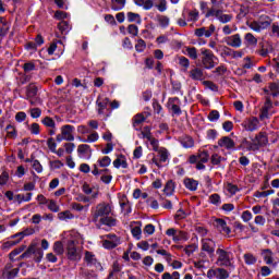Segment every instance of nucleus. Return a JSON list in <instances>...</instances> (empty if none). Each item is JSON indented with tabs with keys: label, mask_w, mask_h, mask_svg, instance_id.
Here are the masks:
<instances>
[{
	"label": "nucleus",
	"mask_w": 279,
	"mask_h": 279,
	"mask_svg": "<svg viewBox=\"0 0 279 279\" xmlns=\"http://www.w3.org/2000/svg\"><path fill=\"white\" fill-rule=\"evenodd\" d=\"M216 256H217L216 265H218V267H231L232 269H234V253H232L231 251L218 247L216 250Z\"/></svg>",
	"instance_id": "20e7f679"
},
{
	"label": "nucleus",
	"mask_w": 279,
	"mask_h": 279,
	"mask_svg": "<svg viewBox=\"0 0 279 279\" xmlns=\"http://www.w3.org/2000/svg\"><path fill=\"white\" fill-rule=\"evenodd\" d=\"M47 205H48V210H51V213H60V206L56 201L49 199Z\"/></svg>",
	"instance_id": "8fccbe9b"
},
{
	"label": "nucleus",
	"mask_w": 279,
	"mask_h": 279,
	"mask_svg": "<svg viewBox=\"0 0 279 279\" xmlns=\"http://www.w3.org/2000/svg\"><path fill=\"white\" fill-rule=\"evenodd\" d=\"M99 141V133L94 132L87 135L86 140H83V143H97Z\"/></svg>",
	"instance_id": "6e6d98bb"
},
{
	"label": "nucleus",
	"mask_w": 279,
	"mask_h": 279,
	"mask_svg": "<svg viewBox=\"0 0 279 279\" xmlns=\"http://www.w3.org/2000/svg\"><path fill=\"white\" fill-rule=\"evenodd\" d=\"M69 240L66 243V256L69 260H82V251L77 248V244L84 243V236L76 230H72L68 233Z\"/></svg>",
	"instance_id": "f03ea898"
},
{
	"label": "nucleus",
	"mask_w": 279,
	"mask_h": 279,
	"mask_svg": "<svg viewBox=\"0 0 279 279\" xmlns=\"http://www.w3.org/2000/svg\"><path fill=\"white\" fill-rule=\"evenodd\" d=\"M198 182L194 179H185L184 185L189 191H197Z\"/></svg>",
	"instance_id": "79ce46f5"
},
{
	"label": "nucleus",
	"mask_w": 279,
	"mask_h": 279,
	"mask_svg": "<svg viewBox=\"0 0 279 279\" xmlns=\"http://www.w3.org/2000/svg\"><path fill=\"white\" fill-rule=\"evenodd\" d=\"M163 193L168 197H171V195H173V193H175V182H173V180H169L166 183V185L163 187Z\"/></svg>",
	"instance_id": "c85d7f7f"
},
{
	"label": "nucleus",
	"mask_w": 279,
	"mask_h": 279,
	"mask_svg": "<svg viewBox=\"0 0 279 279\" xmlns=\"http://www.w3.org/2000/svg\"><path fill=\"white\" fill-rule=\"evenodd\" d=\"M186 21L189 23H197L199 21V11L197 9L186 10Z\"/></svg>",
	"instance_id": "393cba45"
},
{
	"label": "nucleus",
	"mask_w": 279,
	"mask_h": 279,
	"mask_svg": "<svg viewBox=\"0 0 279 279\" xmlns=\"http://www.w3.org/2000/svg\"><path fill=\"white\" fill-rule=\"evenodd\" d=\"M85 263L88 267H101V264L97 262V258L90 252L85 253Z\"/></svg>",
	"instance_id": "b1692460"
},
{
	"label": "nucleus",
	"mask_w": 279,
	"mask_h": 279,
	"mask_svg": "<svg viewBox=\"0 0 279 279\" xmlns=\"http://www.w3.org/2000/svg\"><path fill=\"white\" fill-rule=\"evenodd\" d=\"M210 160V155H208V151L203 150L198 153L197 155H192L189 158L190 165H196L197 171H204L206 169V162Z\"/></svg>",
	"instance_id": "423d86ee"
},
{
	"label": "nucleus",
	"mask_w": 279,
	"mask_h": 279,
	"mask_svg": "<svg viewBox=\"0 0 279 279\" xmlns=\"http://www.w3.org/2000/svg\"><path fill=\"white\" fill-rule=\"evenodd\" d=\"M225 43H226V45H228L229 47H233L234 49H239V47H241V45H243V40L241 39L240 34H234V35L226 37Z\"/></svg>",
	"instance_id": "4468645a"
},
{
	"label": "nucleus",
	"mask_w": 279,
	"mask_h": 279,
	"mask_svg": "<svg viewBox=\"0 0 279 279\" xmlns=\"http://www.w3.org/2000/svg\"><path fill=\"white\" fill-rule=\"evenodd\" d=\"M167 236H171L173 243H180L182 241H189V234L182 230L170 228L166 231Z\"/></svg>",
	"instance_id": "9d476101"
},
{
	"label": "nucleus",
	"mask_w": 279,
	"mask_h": 279,
	"mask_svg": "<svg viewBox=\"0 0 279 279\" xmlns=\"http://www.w3.org/2000/svg\"><path fill=\"white\" fill-rule=\"evenodd\" d=\"M43 125L46 128H56V121L51 117H46L41 120Z\"/></svg>",
	"instance_id": "bf43d9fd"
},
{
	"label": "nucleus",
	"mask_w": 279,
	"mask_h": 279,
	"mask_svg": "<svg viewBox=\"0 0 279 279\" xmlns=\"http://www.w3.org/2000/svg\"><path fill=\"white\" fill-rule=\"evenodd\" d=\"M241 125L246 132H256L260 128V121L256 117H251L244 119Z\"/></svg>",
	"instance_id": "9b49d317"
},
{
	"label": "nucleus",
	"mask_w": 279,
	"mask_h": 279,
	"mask_svg": "<svg viewBox=\"0 0 279 279\" xmlns=\"http://www.w3.org/2000/svg\"><path fill=\"white\" fill-rule=\"evenodd\" d=\"M157 154L159 155L160 162H167V160H169V150H167V148H159V150H157Z\"/></svg>",
	"instance_id": "37998d69"
},
{
	"label": "nucleus",
	"mask_w": 279,
	"mask_h": 279,
	"mask_svg": "<svg viewBox=\"0 0 279 279\" xmlns=\"http://www.w3.org/2000/svg\"><path fill=\"white\" fill-rule=\"evenodd\" d=\"M193 265L195 269H198V271H206V269H208V265H210V262H208V259H197L193 262Z\"/></svg>",
	"instance_id": "a878e982"
},
{
	"label": "nucleus",
	"mask_w": 279,
	"mask_h": 279,
	"mask_svg": "<svg viewBox=\"0 0 279 279\" xmlns=\"http://www.w3.org/2000/svg\"><path fill=\"white\" fill-rule=\"evenodd\" d=\"M74 131H75V126L71 124H65L61 126V134L64 141H69V142L75 141V136L73 135Z\"/></svg>",
	"instance_id": "dca6fc26"
},
{
	"label": "nucleus",
	"mask_w": 279,
	"mask_h": 279,
	"mask_svg": "<svg viewBox=\"0 0 279 279\" xmlns=\"http://www.w3.org/2000/svg\"><path fill=\"white\" fill-rule=\"evenodd\" d=\"M19 268H14L12 264H7L3 271H2V278L3 279H14L16 276H19Z\"/></svg>",
	"instance_id": "2eb2a0df"
},
{
	"label": "nucleus",
	"mask_w": 279,
	"mask_h": 279,
	"mask_svg": "<svg viewBox=\"0 0 279 279\" xmlns=\"http://www.w3.org/2000/svg\"><path fill=\"white\" fill-rule=\"evenodd\" d=\"M262 256L266 265H274V252H271V250L269 248L263 250Z\"/></svg>",
	"instance_id": "bb28decb"
},
{
	"label": "nucleus",
	"mask_w": 279,
	"mask_h": 279,
	"mask_svg": "<svg viewBox=\"0 0 279 279\" xmlns=\"http://www.w3.org/2000/svg\"><path fill=\"white\" fill-rule=\"evenodd\" d=\"M52 250L58 256H62L64 254V244L61 241H57L53 243Z\"/></svg>",
	"instance_id": "c03bdc74"
},
{
	"label": "nucleus",
	"mask_w": 279,
	"mask_h": 279,
	"mask_svg": "<svg viewBox=\"0 0 279 279\" xmlns=\"http://www.w3.org/2000/svg\"><path fill=\"white\" fill-rule=\"evenodd\" d=\"M216 228L220 232H222V234H230V232H232L230 227H228V222H226V220H223L221 218L216 219Z\"/></svg>",
	"instance_id": "4be33fe9"
},
{
	"label": "nucleus",
	"mask_w": 279,
	"mask_h": 279,
	"mask_svg": "<svg viewBox=\"0 0 279 279\" xmlns=\"http://www.w3.org/2000/svg\"><path fill=\"white\" fill-rule=\"evenodd\" d=\"M209 203L214 206H221V196L219 194H211L209 196Z\"/></svg>",
	"instance_id": "5fc2aeb1"
},
{
	"label": "nucleus",
	"mask_w": 279,
	"mask_h": 279,
	"mask_svg": "<svg viewBox=\"0 0 279 279\" xmlns=\"http://www.w3.org/2000/svg\"><path fill=\"white\" fill-rule=\"evenodd\" d=\"M29 234H34V229H26L22 232L11 235V239H17V241H23L25 236H29Z\"/></svg>",
	"instance_id": "c9c22d12"
},
{
	"label": "nucleus",
	"mask_w": 279,
	"mask_h": 279,
	"mask_svg": "<svg viewBox=\"0 0 279 279\" xmlns=\"http://www.w3.org/2000/svg\"><path fill=\"white\" fill-rule=\"evenodd\" d=\"M201 53L203 56L202 64L204 69H215V64H217L215 61L218 60L215 53L208 49H202Z\"/></svg>",
	"instance_id": "0eeeda50"
},
{
	"label": "nucleus",
	"mask_w": 279,
	"mask_h": 279,
	"mask_svg": "<svg viewBox=\"0 0 279 279\" xmlns=\"http://www.w3.org/2000/svg\"><path fill=\"white\" fill-rule=\"evenodd\" d=\"M180 143L184 149H191V147H195V141L191 136L182 137Z\"/></svg>",
	"instance_id": "2f4dec72"
},
{
	"label": "nucleus",
	"mask_w": 279,
	"mask_h": 279,
	"mask_svg": "<svg viewBox=\"0 0 279 279\" xmlns=\"http://www.w3.org/2000/svg\"><path fill=\"white\" fill-rule=\"evenodd\" d=\"M126 20L129 23H137V25H141L143 22V20H141V14L134 12H128Z\"/></svg>",
	"instance_id": "72a5a7b5"
},
{
	"label": "nucleus",
	"mask_w": 279,
	"mask_h": 279,
	"mask_svg": "<svg viewBox=\"0 0 279 279\" xmlns=\"http://www.w3.org/2000/svg\"><path fill=\"white\" fill-rule=\"evenodd\" d=\"M219 111L217 110H213L209 114H208V120L211 122V123H215V121H219Z\"/></svg>",
	"instance_id": "338daca9"
},
{
	"label": "nucleus",
	"mask_w": 279,
	"mask_h": 279,
	"mask_svg": "<svg viewBox=\"0 0 279 279\" xmlns=\"http://www.w3.org/2000/svg\"><path fill=\"white\" fill-rule=\"evenodd\" d=\"M121 244V240L116 234H107L106 239L102 241V247L105 250H114L118 245Z\"/></svg>",
	"instance_id": "ddd939ff"
},
{
	"label": "nucleus",
	"mask_w": 279,
	"mask_h": 279,
	"mask_svg": "<svg viewBox=\"0 0 279 279\" xmlns=\"http://www.w3.org/2000/svg\"><path fill=\"white\" fill-rule=\"evenodd\" d=\"M110 215H112V205L108 203H99L93 210L92 221L98 228H101V226L114 228V226H117V220Z\"/></svg>",
	"instance_id": "f257e3e1"
},
{
	"label": "nucleus",
	"mask_w": 279,
	"mask_h": 279,
	"mask_svg": "<svg viewBox=\"0 0 279 279\" xmlns=\"http://www.w3.org/2000/svg\"><path fill=\"white\" fill-rule=\"evenodd\" d=\"M242 147L246 149V151H258V146L254 142V138L252 141H242Z\"/></svg>",
	"instance_id": "cd10ccee"
},
{
	"label": "nucleus",
	"mask_w": 279,
	"mask_h": 279,
	"mask_svg": "<svg viewBox=\"0 0 279 279\" xmlns=\"http://www.w3.org/2000/svg\"><path fill=\"white\" fill-rule=\"evenodd\" d=\"M29 113L32 119H40V114H43V110H40V108H32L29 109Z\"/></svg>",
	"instance_id": "e2e57ef3"
},
{
	"label": "nucleus",
	"mask_w": 279,
	"mask_h": 279,
	"mask_svg": "<svg viewBox=\"0 0 279 279\" xmlns=\"http://www.w3.org/2000/svg\"><path fill=\"white\" fill-rule=\"evenodd\" d=\"M113 167L116 169H128V160L125 159V156L120 155L114 161H113Z\"/></svg>",
	"instance_id": "c756f323"
},
{
	"label": "nucleus",
	"mask_w": 279,
	"mask_h": 279,
	"mask_svg": "<svg viewBox=\"0 0 279 279\" xmlns=\"http://www.w3.org/2000/svg\"><path fill=\"white\" fill-rule=\"evenodd\" d=\"M77 154H78V158H82L83 160H88L92 156L90 146L87 144L78 145Z\"/></svg>",
	"instance_id": "f3484780"
},
{
	"label": "nucleus",
	"mask_w": 279,
	"mask_h": 279,
	"mask_svg": "<svg viewBox=\"0 0 279 279\" xmlns=\"http://www.w3.org/2000/svg\"><path fill=\"white\" fill-rule=\"evenodd\" d=\"M190 77L192 80H204V71L196 68L190 72Z\"/></svg>",
	"instance_id": "49530a36"
},
{
	"label": "nucleus",
	"mask_w": 279,
	"mask_h": 279,
	"mask_svg": "<svg viewBox=\"0 0 279 279\" xmlns=\"http://www.w3.org/2000/svg\"><path fill=\"white\" fill-rule=\"evenodd\" d=\"M7 136L8 138H16L19 136V133L16 132V128L14 125L9 124L5 128Z\"/></svg>",
	"instance_id": "a18cd8bd"
},
{
	"label": "nucleus",
	"mask_w": 279,
	"mask_h": 279,
	"mask_svg": "<svg viewBox=\"0 0 279 279\" xmlns=\"http://www.w3.org/2000/svg\"><path fill=\"white\" fill-rule=\"evenodd\" d=\"M215 241L211 239H203L202 240V250L203 252H207V254L211 255L215 254Z\"/></svg>",
	"instance_id": "6ab92c4d"
},
{
	"label": "nucleus",
	"mask_w": 279,
	"mask_h": 279,
	"mask_svg": "<svg viewBox=\"0 0 279 279\" xmlns=\"http://www.w3.org/2000/svg\"><path fill=\"white\" fill-rule=\"evenodd\" d=\"M97 104H98V114H104V110H106V108H108V104H110V99L108 98H98L97 99Z\"/></svg>",
	"instance_id": "58836bf2"
},
{
	"label": "nucleus",
	"mask_w": 279,
	"mask_h": 279,
	"mask_svg": "<svg viewBox=\"0 0 279 279\" xmlns=\"http://www.w3.org/2000/svg\"><path fill=\"white\" fill-rule=\"evenodd\" d=\"M58 29L61 32V34L66 36V34H69L71 32V24H69V22H66V21H61L58 24Z\"/></svg>",
	"instance_id": "ea45409f"
},
{
	"label": "nucleus",
	"mask_w": 279,
	"mask_h": 279,
	"mask_svg": "<svg viewBox=\"0 0 279 279\" xmlns=\"http://www.w3.org/2000/svg\"><path fill=\"white\" fill-rule=\"evenodd\" d=\"M217 279H228L230 278V272L223 268H217Z\"/></svg>",
	"instance_id": "4d7b16f0"
},
{
	"label": "nucleus",
	"mask_w": 279,
	"mask_h": 279,
	"mask_svg": "<svg viewBox=\"0 0 279 279\" xmlns=\"http://www.w3.org/2000/svg\"><path fill=\"white\" fill-rule=\"evenodd\" d=\"M157 21H158L160 27H163V28L169 27L170 20L167 15L157 16Z\"/></svg>",
	"instance_id": "de8ad7c7"
},
{
	"label": "nucleus",
	"mask_w": 279,
	"mask_h": 279,
	"mask_svg": "<svg viewBox=\"0 0 279 279\" xmlns=\"http://www.w3.org/2000/svg\"><path fill=\"white\" fill-rule=\"evenodd\" d=\"M131 234L136 241H141V236L143 234V230H141V227H133L131 229Z\"/></svg>",
	"instance_id": "864d4df0"
},
{
	"label": "nucleus",
	"mask_w": 279,
	"mask_h": 279,
	"mask_svg": "<svg viewBox=\"0 0 279 279\" xmlns=\"http://www.w3.org/2000/svg\"><path fill=\"white\" fill-rule=\"evenodd\" d=\"M243 258H244L245 265H248V266L256 265L258 260V258H256L255 255L252 253H245L243 255Z\"/></svg>",
	"instance_id": "a19ab883"
},
{
	"label": "nucleus",
	"mask_w": 279,
	"mask_h": 279,
	"mask_svg": "<svg viewBox=\"0 0 279 279\" xmlns=\"http://www.w3.org/2000/svg\"><path fill=\"white\" fill-rule=\"evenodd\" d=\"M186 9L182 11V16L177 21V25H179V27H186L187 23H186Z\"/></svg>",
	"instance_id": "052dcab7"
},
{
	"label": "nucleus",
	"mask_w": 279,
	"mask_h": 279,
	"mask_svg": "<svg viewBox=\"0 0 279 279\" xmlns=\"http://www.w3.org/2000/svg\"><path fill=\"white\" fill-rule=\"evenodd\" d=\"M145 121V116H143V113H137L134 118H133V128H138V125H141V123H144Z\"/></svg>",
	"instance_id": "3c124183"
},
{
	"label": "nucleus",
	"mask_w": 279,
	"mask_h": 279,
	"mask_svg": "<svg viewBox=\"0 0 279 279\" xmlns=\"http://www.w3.org/2000/svg\"><path fill=\"white\" fill-rule=\"evenodd\" d=\"M43 250H49V241H47V239L41 240V247L38 246V242H33L21 255V258H29L31 256H34L35 263H40V260H43V256H45V252Z\"/></svg>",
	"instance_id": "7ed1b4c3"
},
{
	"label": "nucleus",
	"mask_w": 279,
	"mask_h": 279,
	"mask_svg": "<svg viewBox=\"0 0 279 279\" xmlns=\"http://www.w3.org/2000/svg\"><path fill=\"white\" fill-rule=\"evenodd\" d=\"M97 162H98L99 167H102V168L110 167L112 159H110L109 156H104V157L99 158Z\"/></svg>",
	"instance_id": "09e8293b"
},
{
	"label": "nucleus",
	"mask_w": 279,
	"mask_h": 279,
	"mask_svg": "<svg viewBox=\"0 0 279 279\" xmlns=\"http://www.w3.org/2000/svg\"><path fill=\"white\" fill-rule=\"evenodd\" d=\"M266 97H279V83H270L268 87L265 88Z\"/></svg>",
	"instance_id": "412c9836"
},
{
	"label": "nucleus",
	"mask_w": 279,
	"mask_h": 279,
	"mask_svg": "<svg viewBox=\"0 0 279 279\" xmlns=\"http://www.w3.org/2000/svg\"><path fill=\"white\" fill-rule=\"evenodd\" d=\"M206 135L208 141H215V138H217L218 133H217V130L209 129L207 130Z\"/></svg>",
	"instance_id": "774afa93"
},
{
	"label": "nucleus",
	"mask_w": 279,
	"mask_h": 279,
	"mask_svg": "<svg viewBox=\"0 0 279 279\" xmlns=\"http://www.w3.org/2000/svg\"><path fill=\"white\" fill-rule=\"evenodd\" d=\"M185 51H186V54L189 56V58H191L192 60H197V48L186 47Z\"/></svg>",
	"instance_id": "603ef678"
},
{
	"label": "nucleus",
	"mask_w": 279,
	"mask_h": 279,
	"mask_svg": "<svg viewBox=\"0 0 279 279\" xmlns=\"http://www.w3.org/2000/svg\"><path fill=\"white\" fill-rule=\"evenodd\" d=\"M142 138H146L147 141L154 138L151 135V128L149 126H144L142 130Z\"/></svg>",
	"instance_id": "13d9d810"
},
{
	"label": "nucleus",
	"mask_w": 279,
	"mask_h": 279,
	"mask_svg": "<svg viewBox=\"0 0 279 279\" xmlns=\"http://www.w3.org/2000/svg\"><path fill=\"white\" fill-rule=\"evenodd\" d=\"M126 0H111V10L119 12L125 8Z\"/></svg>",
	"instance_id": "f704fd0d"
},
{
	"label": "nucleus",
	"mask_w": 279,
	"mask_h": 279,
	"mask_svg": "<svg viewBox=\"0 0 279 279\" xmlns=\"http://www.w3.org/2000/svg\"><path fill=\"white\" fill-rule=\"evenodd\" d=\"M36 95H38V87L34 84L28 85L26 87V99H33Z\"/></svg>",
	"instance_id": "4c0bfd02"
},
{
	"label": "nucleus",
	"mask_w": 279,
	"mask_h": 279,
	"mask_svg": "<svg viewBox=\"0 0 279 279\" xmlns=\"http://www.w3.org/2000/svg\"><path fill=\"white\" fill-rule=\"evenodd\" d=\"M146 47H147V44H145V40H143V39L137 40V43L135 45V49L140 53H142V51H145Z\"/></svg>",
	"instance_id": "0e129e2a"
},
{
	"label": "nucleus",
	"mask_w": 279,
	"mask_h": 279,
	"mask_svg": "<svg viewBox=\"0 0 279 279\" xmlns=\"http://www.w3.org/2000/svg\"><path fill=\"white\" fill-rule=\"evenodd\" d=\"M210 16H215V19H217L219 23L223 24L230 23V21H232L233 19L232 14H226L222 10L219 9H210L209 11H207L206 19H210Z\"/></svg>",
	"instance_id": "6e6552de"
},
{
	"label": "nucleus",
	"mask_w": 279,
	"mask_h": 279,
	"mask_svg": "<svg viewBox=\"0 0 279 279\" xmlns=\"http://www.w3.org/2000/svg\"><path fill=\"white\" fill-rule=\"evenodd\" d=\"M226 158L219 156L218 154L211 155V165H221Z\"/></svg>",
	"instance_id": "69168bd1"
},
{
	"label": "nucleus",
	"mask_w": 279,
	"mask_h": 279,
	"mask_svg": "<svg viewBox=\"0 0 279 279\" xmlns=\"http://www.w3.org/2000/svg\"><path fill=\"white\" fill-rule=\"evenodd\" d=\"M276 111H274V102L271 98L268 96L266 97V101L260 109L259 119L260 121H265L266 119H271Z\"/></svg>",
	"instance_id": "1a4fd4ad"
},
{
	"label": "nucleus",
	"mask_w": 279,
	"mask_h": 279,
	"mask_svg": "<svg viewBox=\"0 0 279 279\" xmlns=\"http://www.w3.org/2000/svg\"><path fill=\"white\" fill-rule=\"evenodd\" d=\"M236 144L229 136H223L218 141V147H223L225 149H232Z\"/></svg>",
	"instance_id": "5701e85b"
},
{
	"label": "nucleus",
	"mask_w": 279,
	"mask_h": 279,
	"mask_svg": "<svg viewBox=\"0 0 279 279\" xmlns=\"http://www.w3.org/2000/svg\"><path fill=\"white\" fill-rule=\"evenodd\" d=\"M215 32H217V27L214 24H210L209 27H199L196 28L194 31V36H196L197 38H203V36L205 38H210V36H213V34H215Z\"/></svg>",
	"instance_id": "f8f14e48"
},
{
	"label": "nucleus",
	"mask_w": 279,
	"mask_h": 279,
	"mask_svg": "<svg viewBox=\"0 0 279 279\" xmlns=\"http://www.w3.org/2000/svg\"><path fill=\"white\" fill-rule=\"evenodd\" d=\"M244 41L248 47H256L258 45V39L252 33L245 34Z\"/></svg>",
	"instance_id": "473e14b6"
},
{
	"label": "nucleus",
	"mask_w": 279,
	"mask_h": 279,
	"mask_svg": "<svg viewBox=\"0 0 279 279\" xmlns=\"http://www.w3.org/2000/svg\"><path fill=\"white\" fill-rule=\"evenodd\" d=\"M135 5L143 10L156 8L158 12H167V0H133Z\"/></svg>",
	"instance_id": "39448f33"
},
{
	"label": "nucleus",
	"mask_w": 279,
	"mask_h": 279,
	"mask_svg": "<svg viewBox=\"0 0 279 279\" xmlns=\"http://www.w3.org/2000/svg\"><path fill=\"white\" fill-rule=\"evenodd\" d=\"M71 219H75V215L71 210H64L58 214L59 221H71Z\"/></svg>",
	"instance_id": "7c9ffc66"
},
{
	"label": "nucleus",
	"mask_w": 279,
	"mask_h": 279,
	"mask_svg": "<svg viewBox=\"0 0 279 279\" xmlns=\"http://www.w3.org/2000/svg\"><path fill=\"white\" fill-rule=\"evenodd\" d=\"M180 66H183V69H189L191 66V62L186 57H178Z\"/></svg>",
	"instance_id": "680f3d73"
},
{
	"label": "nucleus",
	"mask_w": 279,
	"mask_h": 279,
	"mask_svg": "<svg viewBox=\"0 0 279 279\" xmlns=\"http://www.w3.org/2000/svg\"><path fill=\"white\" fill-rule=\"evenodd\" d=\"M33 196H34V194L32 192L26 193V195L25 194H16L15 202H17V204H22L23 202H32Z\"/></svg>",
	"instance_id": "e433bc0d"
},
{
	"label": "nucleus",
	"mask_w": 279,
	"mask_h": 279,
	"mask_svg": "<svg viewBox=\"0 0 279 279\" xmlns=\"http://www.w3.org/2000/svg\"><path fill=\"white\" fill-rule=\"evenodd\" d=\"M168 104L173 114H177L178 117L182 114V109H180V106H182V101L180 100V98L178 97L170 98Z\"/></svg>",
	"instance_id": "a211bd4d"
},
{
	"label": "nucleus",
	"mask_w": 279,
	"mask_h": 279,
	"mask_svg": "<svg viewBox=\"0 0 279 279\" xmlns=\"http://www.w3.org/2000/svg\"><path fill=\"white\" fill-rule=\"evenodd\" d=\"M253 142L257 146V149H260V147H265L267 143H269V140L267 138V133H258L254 138Z\"/></svg>",
	"instance_id": "aec40b11"
}]
</instances>
